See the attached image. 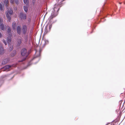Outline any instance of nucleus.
Returning <instances> with one entry per match:
<instances>
[{
	"instance_id": "nucleus-11",
	"label": "nucleus",
	"mask_w": 125,
	"mask_h": 125,
	"mask_svg": "<svg viewBox=\"0 0 125 125\" xmlns=\"http://www.w3.org/2000/svg\"><path fill=\"white\" fill-rule=\"evenodd\" d=\"M21 43V39L18 38L17 40V45L18 46H19Z\"/></svg>"
},
{
	"instance_id": "nucleus-25",
	"label": "nucleus",
	"mask_w": 125,
	"mask_h": 125,
	"mask_svg": "<svg viewBox=\"0 0 125 125\" xmlns=\"http://www.w3.org/2000/svg\"><path fill=\"white\" fill-rule=\"evenodd\" d=\"M10 2L11 4H13L14 3V0H10Z\"/></svg>"
},
{
	"instance_id": "nucleus-1",
	"label": "nucleus",
	"mask_w": 125,
	"mask_h": 125,
	"mask_svg": "<svg viewBox=\"0 0 125 125\" xmlns=\"http://www.w3.org/2000/svg\"><path fill=\"white\" fill-rule=\"evenodd\" d=\"M56 6H57L56 5L54 6L53 10L52 11L51 16L48 20V21H49V22L48 24L45 27L44 33V34H46L50 31L52 27L51 20L54 17L56 16L58 14L57 12L59 11V8L56 7Z\"/></svg>"
},
{
	"instance_id": "nucleus-13",
	"label": "nucleus",
	"mask_w": 125,
	"mask_h": 125,
	"mask_svg": "<svg viewBox=\"0 0 125 125\" xmlns=\"http://www.w3.org/2000/svg\"><path fill=\"white\" fill-rule=\"evenodd\" d=\"M4 53V51L3 48L1 46H0V54L2 55Z\"/></svg>"
},
{
	"instance_id": "nucleus-28",
	"label": "nucleus",
	"mask_w": 125,
	"mask_h": 125,
	"mask_svg": "<svg viewBox=\"0 0 125 125\" xmlns=\"http://www.w3.org/2000/svg\"><path fill=\"white\" fill-rule=\"evenodd\" d=\"M2 36V34L0 32V38H1Z\"/></svg>"
},
{
	"instance_id": "nucleus-19",
	"label": "nucleus",
	"mask_w": 125,
	"mask_h": 125,
	"mask_svg": "<svg viewBox=\"0 0 125 125\" xmlns=\"http://www.w3.org/2000/svg\"><path fill=\"white\" fill-rule=\"evenodd\" d=\"M7 13H8L9 14H10V15H11L13 13V11L11 10H8Z\"/></svg>"
},
{
	"instance_id": "nucleus-3",
	"label": "nucleus",
	"mask_w": 125,
	"mask_h": 125,
	"mask_svg": "<svg viewBox=\"0 0 125 125\" xmlns=\"http://www.w3.org/2000/svg\"><path fill=\"white\" fill-rule=\"evenodd\" d=\"M11 38L10 37H8L7 39V41L4 40H3V42L4 43L5 45H7V44H8V49L10 51H11L12 50L13 46L11 44Z\"/></svg>"
},
{
	"instance_id": "nucleus-26",
	"label": "nucleus",
	"mask_w": 125,
	"mask_h": 125,
	"mask_svg": "<svg viewBox=\"0 0 125 125\" xmlns=\"http://www.w3.org/2000/svg\"><path fill=\"white\" fill-rule=\"evenodd\" d=\"M23 2L24 3L26 4L27 3V0H23Z\"/></svg>"
},
{
	"instance_id": "nucleus-6",
	"label": "nucleus",
	"mask_w": 125,
	"mask_h": 125,
	"mask_svg": "<svg viewBox=\"0 0 125 125\" xmlns=\"http://www.w3.org/2000/svg\"><path fill=\"white\" fill-rule=\"evenodd\" d=\"M22 32L23 34L25 35L27 33V27L26 25H23L22 26Z\"/></svg>"
},
{
	"instance_id": "nucleus-23",
	"label": "nucleus",
	"mask_w": 125,
	"mask_h": 125,
	"mask_svg": "<svg viewBox=\"0 0 125 125\" xmlns=\"http://www.w3.org/2000/svg\"><path fill=\"white\" fill-rule=\"evenodd\" d=\"M45 43L44 44V45L48 44L49 42L47 40H44Z\"/></svg>"
},
{
	"instance_id": "nucleus-8",
	"label": "nucleus",
	"mask_w": 125,
	"mask_h": 125,
	"mask_svg": "<svg viewBox=\"0 0 125 125\" xmlns=\"http://www.w3.org/2000/svg\"><path fill=\"white\" fill-rule=\"evenodd\" d=\"M41 52V50H40V51H39V55H37V56L36 57H34L31 60V61H30L29 62L28 64L27 65L28 66H29V65H31V61H32L35 58H36V57H39V56H40V52Z\"/></svg>"
},
{
	"instance_id": "nucleus-10",
	"label": "nucleus",
	"mask_w": 125,
	"mask_h": 125,
	"mask_svg": "<svg viewBox=\"0 0 125 125\" xmlns=\"http://www.w3.org/2000/svg\"><path fill=\"white\" fill-rule=\"evenodd\" d=\"M28 35L27 34H25L24 36V43H26L27 42L28 40Z\"/></svg>"
},
{
	"instance_id": "nucleus-12",
	"label": "nucleus",
	"mask_w": 125,
	"mask_h": 125,
	"mask_svg": "<svg viewBox=\"0 0 125 125\" xmlns=\"http://www.w3.org/2000/svg\"><path fill=\"white\" fill-rule=\"evenodd\" d=\"M11 29L10 28H9L8 29L7 32L8 34V36L9 37L11 36L12 35L11 34Z\"/></svg>"
},
{
	"instance_id": "nucleus-4",
	"label": "nucleus",
	"mask_w": 125,
	"mask_h": 125,
	"mask_svg": "<svg viewBox=\"0 0 125 125\" xmlns=\"http://www.w3.org/2000/svg\"><path fill=\"white\" fill-rule=\"evenodd\" d=\"M19 17L21 20H25L26 19V14L23 12H21L19 14Z\"/></svg>"
},
{
	"instance_id": "nucleus-18",
	"label": "nucleus",
	"mask_w": 125,
	"mask_h": 125,
	"mask_svg": "<svg viewBox=\"0 0 125 125\" xmlns=\"http://www.w3.org/2000/svg\"><path fill=\"white\" fill-rule=\"evenodd\" d=\"M12 27L14 30H15L16 28V23H13L12 24Z\"/></svg>"
},
{
	"instance_id": "nucleus-22",
	"label": "nucleus",
	"mask_w": 125,
	"mask_h": 125,
	"mask_svg": "<svg viewBox=\"0 0 125 125\" xmlns=\"http://www.w3.org/2000/svg\"><path fill=\"white\" fill-rule=\"evenodd\" d=\"M16 4L18 5L20 3V2L19 0H14Z\"/></svg>"
},
{
	"instance_id": "nucleus-20",
	"label": "nucleus",
	"mask_w": 125,
	"mask_h": 125,
	"mask_svg": "<svg viewBox=\"0 0 125 125\" xmlns=\"http://www.w3.org/2000/svg\"><path fill=\"white\" fill-rule=\"evenodd\" d=\"M16 52L15 51H14L11 54V56L12 57L14 56L16 54Z\"/></svg>"
},
{
	"instance_id": "nucleus-17",
	"label": "nucleus",
	"mask_w": 125,
	"mask_h": 125,
	"mask_svg": "<svg viewBox=\"0 0 125 125\" xmlns=\"http://www.w3.org/2000/svg\"><path fill=\"white\" fill-rule=\"evenodd\" d=\"M0 28L2 30H4L5 28V26L3 24H1L0 25Z\"/></svg>"
},
{
	"instance_id": "nucleus-27",
	"label": "nucleus",
	"mask_w": 125,
	"mask_h": 125,
	"mask_svg": "<svg viewBox=\"0 0 125 125\" xmlns=\"http://www.w3.org/2000/svg\"><path fill=\"white\" fill-rule=\"evenodd\" d=\"M64 0H58V1L60 3L61 2H62Z\"/></svg>"
},
{
	"instance_id": "nucleus-30",
	"label": "nucleus",
	"mask_w": 125,
	"mask_h": 125,
	"mask_svg": "<svg viewBox=\"0 0 125 125\" xmlns=\"http://www.w3.org/2000/svg\"><path fill=\"white\" fill-rule=\"evenodd\" d=\"M119 3L120 4H121V3Z\"/></svg>"
},
{
	"instance_id": "nucleus-16",
	"label": "nucleus",
	"mask_w": 125,
	"mask_h": 125,
	"mask_svg": "<svg viewBox=\"0 0 125 125\" xmlns=\"http://www.w3.org/2000/svg\"><path fill=\"white\" fill-rule=\"evenodd\" d=\"M3 2L6 7L8 6L9 3L8 0H3Z\"/></svg>"
},
{
	"instance_id": "nucleus-2",
	"label": "nucleus",
	"mask_w": 125,
	"mask_h": 125,
	"mask_svg": "<svg viewBox=\"0 0 125 125\" xmlns=\"http://www.w3.org/2000/svg\"><path fill=\"white\" fill-rule=\"evenodd\" d=\"M30 51H27V50L25 48L22 49L21 52V54L22 56H24V57L22 59L19 61V62H21L24 61L30 53Z\"/></svg>"
},
{
	"instance_id": "nucleus-29",
	"label": "nucleus",
	"mask_w": 125,
	"mask_h": 125,
	"mask_svg": "<svg viewBox=\"0 0 125 125\" xmlns=\"http://www.w3.org/2000/svg\"><path fill=\"white\" fill-rule=\"evenodd\" d=\"M28 21L29 22H30L31 21V19L30 18H29L28 20Z\"/></svg>"
},
{
	"instance_id": "nucleus-31",
	"label": "nucleus",
	"mask_w": 125,
	"mask_h": 125,
	"mask_svg": "<svg viewBox=\"0 0 125 125\" xmlns=\"http://www.w3.org/2000/svg\"><path fill=\"white\" fill-rule=\"evenodd\" d=\"M124 4H125V3H124Z\"/></svg>"
},
{
	"instance_id": "nucleus-14",
	"label": "nucleus",
	"mask_w": 125,
	"mask_h": 125,
	"mask_svg": "<svg viewBox=\"0 0 125 125\" xmlns=\"http://www.w3.org/2000/svg\"><path fill=\"white\" fill-rule=\"evenodd\" d=\"M7 19H8L9 21H10L11 20V16L10 14H9L8 13H7L6 14Z\"/></svg>"
},
{
	"instance_id": "nucleus-7",
	"label": "nucleus",
	"mask_w": 125,
	"mask_h": 125,
	"mask_svg": "<svg viewBox=\"0 0 125 125\" xmlns=\"http://www.w3.org/2000/svg\"><path fill=\"white\" fill-rule=\"evenodd\" d=\"M9 58H7L4 59L2 62V65H5L9 61Z\"/></svg>"
},
{
	"instance_id": "nucleus-9",
	"label": "nucleus",
	"mask_w": 125,
	"mask_h": 125,
	"mask_svg": "<svg viewBox=\"0 0 125 125\" xmlns=\"http://www.w3.org/2000/svg\"><path fill=\"white\" fill-rule=\"evenodd\" d=\"M17 33L19 35L21 34V27L20 26H18L17 28Z\"/></svg>"
},
{
	"instance_id": "nucleus-24",
	"label": "nucleus",
	"mask_w": 125,
	"mask_h": 125,
	"mask_svg": "<svg viewBox=\"0 0 125 125\" xmlns=\"http://www.w3.org/2000/svg\"><path fill=\"white\" fill-rule=\"evenodd\" d=\"M3 21L2 18L0 17V24H3Z\"/></svg>"
},
{
	"instance_id": "nucleus-5",
	"label": "nucleus",
	"mask_w": 125,
	"mask_h": 125,
	"mask_svg": "<svg viewBox=\"0 0 125 125\" xmlns=\"http://www.w3.org/2000/svg\"><path fill=\"white\" fill-rule=\"evenodd\" d=\"M16 65L13 64L11 65H7L3 67V68L4 69V71H9V69L12 67H15L16 66Z\"/></svg>"
},
{
	"instance_id": "nucleus-15",
	"label": "nucleus",
	"mask_w": 125,
	"mask_h": 125,
	"mask_svg": "<svg viewBox=\"0 0 125 125\" xmlns=\"http://www.w3.org/2000/svg\"><path fill=\"white\" fill-rule=\"evenodd\" d=\"M0 9L2 11L4 10V7L1 3H0Z\"/></svg>"
},
{
	"instance_id": "nucleus-21",
	"label": "nucleus",
	"mask_w": 125,
	"mask_h": 125,
	"mask_svg": "<svg viewBox=\"0 0 125 125\" xmlns=\"http://www.w3.org/2000/svg\"><path fill=\"white\" fill-rule=\"evenodd\" d=\"M24 9L25 11L27 12L28 10V7L27 6H24Z\"/></svg>"
}]
</instances>
